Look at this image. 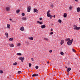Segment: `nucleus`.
Here are the masks:
<instances>
[{"label": "nucleus", "mask_w": 80, "mask_h": 80, "mask_svg": "<svg viewBox=\"0 0 80 80\" xmlns=\"http://www.w3.org/2000/svg\"><path fill=\"white\" fill-rule=\"evenodd\" d=\"M73 42V39H72V40L68 41L67 42V44L69 46L71 45L72 44Z\"/></svg>", "instance_id": "obj_1"}, {"label": "nucleus", "mask_w": 80, "mask_h": 80, "mask_svg": "<svg viewBox=\"0 0 80 80\" xmlns=\"http://www.w3.org/2000/svg\"><path fill=\"white\" fill-rule=\"evenodd\" d=\"M73 27H74V30H78L80 29V27H78L77 26L75 25H73Z\"/></svg>", "instance_id": "obj_2"}, {"label": "nucleus", "mask_w": 80, "mask_h": 80, "mask_svg": "<svg viewBox=\"0 0 80 80\" xmlns=\"http://www.w3.org/2000/svg\"><path fill=\"white\" fill-rule=\"evenodd\" d=\"M24 59L25 58H23L22 57H21L18 58L19 60H21L22 62H23V60H24Z\"/></svg>", "instance_id": "obj_3"}, {"label": "nucleus", "mask_w": 80, "mask_h": 80, "mask_svg": "<svg viewBox=\"0 0 80 80\" xmlns=\"http://www.w3.org/2000/svg\"><path fill=\"white\" fill-rule=\"evenodd\" d=\"M31 9V7L29 6L28 7L27 11L28 12H30V10Z\"/></svg>", "instance_id": "obj_4"}, {"label": "nucleus", "mask_w": 80, "mask_h": 80, "mask_svg": "<svg viewBox=\"0 0 80 80\" xmlns=\"http://www.w3.org/2000/svg\"><path fill=\"white\" fill-rule=\"evenodd\" d=\"M33 12L34 13H35V12H36V13H38V10H37V9H34V11Z\"/></svg>", "instance_id": "obj_5"}, {"label": "nucleus", "mask_w": 80, "mask_h": 80, "mask_svg": "<svg viewBox=\"0 0 80 80\" xmlns=\"http://www.w3.org/2000/svg\"><path fill=\"white\" fill-rule=\"evenodd\" d=\"M38 74H33L32 75V77H38Z\"/></svg>", "instance_id": "obj_6"}, {"label": "nucleus", "mask_w": 80, "mask_h": 80, "mask_svg": "<svg viewBox=\"0 0 80 80\" xmlns=\"http://www.w3.org/2000/svg\"><path fill=\"white\" fill-rule=\"evenodd\" d=\"M6 11H9L10 10V8L9 7L6 8Z\"/></svg>", "instance_id": "obj_7"}, {"label": "nucleus", "mask_w": 80, "mask_h": 80, "mask_svg": "<svg viewBox=\"0 0 80 80\" xmlns=\"http://www.w3.org/2000/svg\"><path fill=\"white\" fill-rule=\"evenodd\" d=\"M71 70V68H69L67 70V72L68 73H69V72Z\"/></svg>", "instance_id": "obj_8"}, {"label": "nucleus", "mask_w": 80, "mask_h": 80, "mask_svg": "<svg viewBox=\"0 0 80 80\" xmlns=\"http://www.w3.org/2000/svg\"><path fill=\"white\" fill-rule=\"evenodd\" d=\"M64 43V40H62L61 41L60 44L61 45H63Z\"/></svg>", "instance_id": "obj_9"}, {"label": "nucleus", "mask_w": 80, "mask_h": 80, "mask_svg": "<svg viewBox=\"0 0 80 80\" xmlns=\"http://www.w3.org/2000/svg\"><path fill=\"white\" fill-rule=\"evenodd\" d=\"M45 27H46V26H45V25H43L41 26V28H45Z\"/></svg>", "instance_id": "obj_10"}, {"label": "nucleus", "mask_w": 80, "mask_h": 80, "mask_svg": "<svg viewBox=\"0 0 80 80\" xmlns=\"http://www.w3.org/2000/svg\"><path fill=\"white\" fill-rule=\"evenodd\" d=\"M24 29H25V28H24V27H22L21 28L20 30H21V31H23Z\"/></svg>", "instance_id": "obj_11"}, {"label": "nucleus", "mask_w": 80, "mask_h": 80, "mask_svg": "<svg viewBox=\"0 0 80 80\" xmlns=\"http://www.w3.org/2000/svg\"><path fill=\"white\" fill-rule=\"evenodd\" d=\"M5 35L6 36L7 38H8V33L7 32H6L5 33Z\"/></svg>", "instance_id": "obj_12"}, {"label": "nucleus", "mask_w": 80, "mask_h": 80, "mask_svg": "<svg viewBox=\"0 0 80 80\" xmlns=\"http://www.w3.org/2000/svg\"><path fill=\"white\" fill-rule=\"evenodd\" d=\"M44 40H45V41H48V40H49L48 38L44 37Z\"/></svg>", "instance_id": "obj_13"}, {"label": "nucleus", "mask_w": 80, "mask_h": 80, "mask_svg": "<svg viewBox=\"0 0 80 80\" xmlns=\"http://www.w3.org/2000/svg\"><path fill=\"white\" fill-rule=\"evenodd\" d=\"M9 46L10 47H14V45H13V44H9Z\"/></svg>", "instance_id": "obj_14"}, {"label": "nucleus", "mask_w": 80, "mask_h": 80, "mask_svg": "<svg viewBox=\"0 0 80 80\" xmlns=\"http://www.w3.org/2000/svg\"><path fill=\"white\" fill-rule=\"evenodd\" d=\"M77 12H80V8L79 7H78L77 8Z\"/></svg>", "instance_id": "obj_15"}, {"label": "nucleus", "mask_w": 80, "mask_h": 80, "mask_svg": "<svg viewBox=\"0 0 80 80\" xmlns=\"http://www.w3.org/2000/svg\"><path fill=\"white\" fill-rule=\"evenodd\" d=\"M22 20H27V18L26 17H23L22 18Z\"/></svg>", "instance_id": "obj_16"}, {"label": "nucleus", "mask_w": 80, "mask_h": 80, "mask_svg": "<svg viewBox=\"0 0 80 80\" xmlns=\"http://www.w3.org/2000/svg\"><path fill=\"white\" fill-rule=\"evenodd\" d=\"M63 15L64 17H67V13H64Z\"/></svg>", "instance_id": "obj_17"}, {"label": "nucleus", "mask_w": 80, "mask_h": 80, "mask_svg": "<svg viewBox=\"0 0 80 80\" xmlns=\"http://www.w3.org/2000/svg\"><path fill=\"white\" fill-rule=\"evenodd\" d=\"M42 23H43V22H40V21H37V23H39V24H42Z\"/></svg>", "instance_id": "obj_18"}, {"label": "nucleus", "mask_w": 80, "mask_h": 80, "mask_svg": "<svg viewBox=\"0 0 80 80\" xmlns=\"http://www.w3.org/2000/svg\"><path fill=\"white\" fill-rule=\"evenodd\" d=\"M70 39L69 38H67L66 39V42H68V41H70Z\"/></svg>", "instance_id": "obj_19"}, {"label": "nucleus", "mask_w": 80, "mask_h": 80, "mask_svg": "<svg viewBox=\"0 0 80 80\" xmlns=\"http://www.w3.org/2000/svg\"><path fill=\"white\" fill-rule=\"evenodd\" d=\"M48 17H50L52 16V15L50 14H47Z\"/></svg>", "instance_id": "obj_20"}, {"label": "nucleus", "mask_w": 80, "mask_h": 80, "mask_svg": "<svg viewBox=\"0 0 80 80\" xmlns=\"http://www.w3.org/2000/svg\"><path fill=\"white\" fill-rule=\"evenodd\" d=\"M28 39L30 40H33V37L28 38Z\"/></svg>", "instance_id": "obj_21"}, {"label": "nucleus", "mask_w": 80, "mask_h": 80, "mask_svg": "<svg viewBox=\"0 0 80 80\" xmlns=\"http://www.w3.org/2000/svg\"><path fill=\"white\" fill-rule=\"evenodd\" d=\"M9 41H13V38H10L9 39Z\"/></svg>", "instance_id": "obj_22"}, {"label": "nucleus", "mask_w": 80, "mask_h": 80, "mask_svg": "<svg viewBox=\"0 0 80 80\" xmlns=\"http://www.w3.org/2000/svg\"><path fill=\"white\" fill-rule=\"evenodd\" d=\"M20 12V10H18L16 11V13H18Z\"/></svg>", "instance_id": "obj_23"}, {"label": "nucleus", "mask_w": 80, "mask_h": 80, "mask_svg": "<svg viewBox=\"0 0 80 80\" xmlns=\"http://www.w3.org/2000/svg\"><path fill=\"white\" fill-rule=\"evenodd\" d=\"M7 26L8 28H10V24H8Z\"/></svg>", "instance_id": "obj_24"}, {"label": "nucleus", "mask_w": 80, "mask_h": 80, "mask_svg": "<svg viewBox=\"0 0 80 80\" xmlns=\"http://www.w3.org/2000/svg\"><path fill=\"white\" fill-rule=\"evenodd\" d=\"M17 65V62H15L13 63V65Z\"/></svg>", "instance_id": "obj_25"}, {"label": "nucleus", "mask_w": 80, "mask_h": 80, "mask_svg": "<svg viewBox=\"0 0 80 80\" xmlns=\"http://www.w3.org/2000/svg\"><path fill=\"white\" fill-rule=\"evenodd\" d=\"M58 22L59 23H62V20L59 19Z\"/></svg>", "instance_id": "obj_26"}, {"label": "nucleus", "mask_w": 80, "mask_h": 80, "mask_svg": "<svg viewBox=\"0 0 80 80\" xmlns=\"http://www.w3.org/2000/svg\"><path fill=\"white\" fill-rule=\"evenodd\" d=\"M60 54L62 55H64V53L62 52H60Z\"/></svg>", "instance_id": "obj_27"}, {"label": "nucleus", "mask_w": 80, "mask_h": 80, "mask_svg": "<svg viewBox=\"0 0 80 80\" xmlns=\"http://www.w3.org/2000/svg\"><path fill=\"white\" fill-rule=\"evenodd\" d=\"M29 67H32V64H31L30 63H29Z\"/></svg>", "instance_id": "obj_28"}, {"label": "nucleus", "mask_w": 80, "mask_h": 80, "mask_svg": "<svg viewBox=\"0 0 80 80\" xmlns=\"http://www.w3.org/2000/svg\"><path fill=\"white\" fill-rule=\"evenodd\" d=\"M3 71L2 70H0V73H3Z\"/></svg>", "instance_id": "obj_29"}, {"label": "nucleus", "mask_w": 80, "mask_h": 80, "mask_svg": "<svg viewBox=\"0 0 80 80\" xmlns=\"http://www.w3.org/2000/svg\"><path fill=\"white\" fill-rule=\"evenodd\" d=\"M17 55H22V54H21V53H17Z\"/></svg>", "instance_id": "obj_30"}, {"label": "nucleus", "mask_w": 80, "mask_h": 80, "mask_svg": "<svg viewBox=\"0 0 80 80\" xmlns=\"http://www.w3.org/2000/svg\"><path fill=\"white\" fill-rule=\"evenodd\" d=\"M50 10H49L47 12V14H49V13H50Z\"/></svg>", "instance_id": "obj_31"}, {"label": "nucleus", "mask_w": 80, "mask_h": 80, "mask_svg": "<svg viewBox=\"0 0 80 80\" xmlns=\"http://www.w3.org/2000/svg\"><path fill=\"white\" fill-rule=\"evenodd\" d=\"M21 45V44L20 43H18L17 44V46H18V47H19V46H20Z\"/></svg>", "instance_id": "obj_32"}, {"label": "nucleus", "mask_w": 80, "mask_h": 80, "mask_svg": "<svg viewBox=\"0 0 80 80\" xmlns=\"http://www.w3.org/2000/svg\"><path fill=\"white\" fill-rule=\"evenodd\" d=\"M22 16H25V13H24L23 12L22 13Z\"/></svg>", "instance_id": "obj_33"}, {"label": "nucleus", "mask_w": 80, "mask_h": 80, "mask_svg": "<svg viewBox=\"0 0 80 80\" xmlns=\"http://www.w3.org/2000/svg\"><path fill=\"white\" fill-rule=\"evenodd\" d=\"M35 68H36V69H38V66H36L35 67Z\"/></svg>", "instance_id": "obj_34"}, {"label": "nucleus", "mask_w": 80, "mask_h": 80, "mask_svg": "<svg viewBox=\"0 0 80 80\" xmlns=\"http://www.w3.org/2000/svg\"><path fill=\"white\" fill-rule=\"evenodd\" d=\"M22 73V72H21V71H19L18 72V73L20 74V73Z\"/></svg>", "instance_id": "obj_35"}, {"label": "nucleus", "mask_w": 80, "mask_h": 80, "mask_svg": "<svg viewBox=\"0 0 80 80\" xmlns=\"http://www.w3.org/2000/svg\"><path fill=\"white\" fill-rule=\"evenodd\" d=\"M69 8L70 10H72V7H69Z\"/></svg>", "instance_id": "obj_36"}, {"label": "nucleus", "mask_w": 80, "mask_h": 80, "mask_svg": "<svg viewBox=\"0 0 80 80\" xmlns=\"http://www.w3.org/2000/svg\"><path fill=\"white\" fill-rule=\"evenodd\" d=\"M72 51H73V52H75L76 51L74 49H72Z\"/></svg>", "instance_id": "obj_37"}, {"label": "nucleus", "mask_w": 80, "mask_h": 80, "mask_svg": "<svg viewBox=\"0 0 80 80\" xmlns=\"http://www.w3.org/2000/svg\"><path fill=\"white\" fill-rule=\"evenodd\" d=\"M52 50H49V53H52Z\"/></svg>", "instance_id": "obj_38"}, {"label": "nucleus", "mask_w": 80, "mask_h": 80, "mask_svg": "<svg viewBox=\"0 0 80 80\" xmlns=\"http://www.w3.org/2000/svg\"><path fill=\"white\" fill-rule=\"evenodd\" d=\"M50 35H52V34H53V32H51V33H50Z\"/></svg>", "instance_id": "obj_39"}, {"label": "nucleus", "mask_w": 80, "mask_h": 80, "mask_svg": "<svg viewBox=\"0 0 80 80\" xmlns=\"http://www.w3.org/2000/svg\"><path fill=\"white\" fill-rule=\"evenodd\" d=\"M27 45H29L30 44V42H27Z\"/></svg>", "instance_id": "obj_40"}, {"label": "nucleus", "mask_w": 80, "mask_h": 80, "mask_svg": "<svg viewBox=\"0 0 80 80\" xmlns=\"http://www.w3.org/2000/svg\"><path fill=\"white\" fill-rule=\"evenodd\" d=\"M42 18H39V20H42Z\"/></svg>", "instance_id": "obj_41"}, {"label": "nucleus", "mask_w": 80, "mask_h": 80, "mask_svg": "<svg viewBox=\"0 0 80 80\" xmlns=\"http://www.w3.org/2000/svg\"><path fill=\"white\" fill-rule=\"evenodd\" d=\"M31 60H32V62H33V61L34 60H33V58H31Z\"/></svg>", "instance_id": "obj_42"}, {"label": "nucleus", "mask_w": 80, "mask_h": 80, "mask_svg": "<svg viewBox=\"0 0 80 80\" xmlns=\"http://www.w3.org/2000/svg\"><path fill=\"white\" fill-rule=\"evenodd\" d=\"M53 17V18H55V15H54V16H52Z\"/></svg>", "instance_id": "obj_43"}, {"label": "nucleus", "mask_w": 80, "mask_h": 80, "mask_svg": "<svg viewBox=\"0 0 80 80\" xmlns=\"http://www.w3.org/2000/svg\"><path fill=\"white\" fill-rule=\"evenodd\" d=\"M51 6L52 7H53V5L52 4H51Z\"/></svg>", "instance_id": "obj_44"}, {"label": "nucleus", "mask_w": 80, "mask_h": 80, "mask_svg": "<svg viewBox=\"0 0 80 80\" xmlns=\"http://www.w3.org/2000/svg\"><path fill=\"white\" fill-rule=\"evenodd\" d=\"M49 17L50 18H51V19H52V16L51 15V16Z\"/></svg>", "instance_id": "obj_45"}, {"label": "nucleus", "mask_w": 80, "mask_h": 80, "mask_svg": "<svg viewBox=\"0 0 80 80\" xmlns=\"http://www.w3.org/2000/svg\"><path fill=\"white\" fill-rule=\"evenodd\" d=\"M51 31H53V29H52V28L51 29Z\"/></svg>", "instance_id": "obj_46"}, {"label": "nucleus", "mask_w": 80, "mask_h": 80, "mask_svg": "<svg viewBox=\"0 0 80 80\" xmlns=\"http://www.w3.org/2000/svg\"><path fill=\"white\" fill-rule=\"evenodd\" d=\"M9 20H10L11 21H12V18H10Z\"/></svg>", "instance_id": "obj_47"}, {"label": "nucleus", "mask_w": 80, "mask_h": 80, "mask_svg": "<svg viewBox=\"0 0 80 80\" xmlns=\"http://www.w3.org/2000/svg\"><path fill=\"white\" fill-rule=\"evenodd\" d=\"M76 2H78V0H75Z\"/></svg>", "instance_id": "obj_48"}, {"label": "nucleus", "mask_w": 80, "mask_h": 80, "mask_svg": "<svg viewBox=\"0 0 80 80\" xmlns=\"http://www.w3.org/2000/svg\"><path fill=\"white\" fill-rule=\"evenodd\" d=\"M65 68H67V66H66V67H65Z\"/></svg>", "instance_id": "obj_49"}, {"label": "nucleus", "mask_w": 80, "mask_h": 80, "mask_svg": "<svg viewBox=\"0 0 80 80\" xmlns=\"http://www.w3.org/2000/svg\"><path fill=\"white\" fill-rule=\"evenodd\" d=\"M47 63H48V64L49 63V62H48H48H47Z\"/></svg>", "instance_id": "obj_50"}, {"label": "nucleus", "mask_w": 80, "mask_h": 80, "mask_svg": "<svg viewBox=\"0 0 80 80\" xmlns=\"http://www.w3.org/2000/svg\"><path fill=\"white\" fill-rule=\"evenodd\" d=\"M69 75V72L68 73V74H67L68 75Z\"/></svg>", "instance_id": "obj_51"}, {"label": "nucleus", "mask_w": 80, "mask_h": 80, "mask_svg": "<svg viewBox=\"0 0 80 80\" xmlns=\"http://www.w3.org/2000/svg\"><path fill=\"white\" fill-rule=\"evenodd\" d=\"M79 20L80 21V18H79Z\"/></svg>", "instance_id": "obj_52"}]
</instances>
